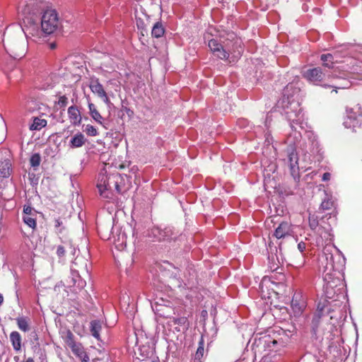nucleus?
I'll list each match as a JSON object with an SVG mask.
<instances>
[{
  "instance_id": "f257e3e1",
  "label": "nucleus",
  "mask_w": 362,
  "mask_h": 362,
  "mask_svg": "<svg viewBox=\"0 0 362 362\" xmlns=\"http://www.w3.org/2000/svg\"><path fill=\"white\" fill-rule=\"evenodd\" d=\"M299 91V88L293 83H288L284 89L282 98L277 103V107L286 116L291 128L286 143L288 145V164L294 180L299 178L300 158L303 162L308 163L311 161L312 155L320 151L317 136L313 132H305L302 139L300 132L294 129V124L301 125L304 120V115L297 99Z\"/></svg>"
},
{
  "instance_id": "f03ea898",
  "label": "nucleus",
  "mask_w": 362,
  "mask_h": 362,
  "mask_svg": "<svg viewBox=\"0 0 362 362\" xmlns=\"http://www.w3.org/2000/svg\"><path fill=\"white\" fill-rule=\"evenodd\" d=\"M317 233L322 241L325 242L322 253L320 257L323 279L326 282L327 289L333 288L340 283L341 271L344 267L345 259L341 256V254H338L335 257L333 256V250L337 248L332 244L333 234L331 233L329 226L328 228L320 226Z\"/></svg>"
},
{
  "instance_id": "7ed1b4c3",
  "label": "nucleus",
  "mask_w": 362,
  "mask_h": 362,
  "mask_svg": "<svg viewBox=\"0 0 362 362\" xmlns=\"http://www.w3.org/2000/svg\"><path fill=\"white\" fill-rule=\"evenodd\" d=\"M209 47L215 56L221 59H229L230 62L239 58L243 52L239 40H236L232 48H228V50H226L215 39L209 41Z\"/></svg>"
},
{
  "instance_id": "20e7f679",
  "label": "nucleus",
  "mask_w": 362,
  "mask_h": 362,
  "mask_svg": "<svg viewBox=\"0 0 362 362\" xmlns=\"http://www.w3.org/2000/svg\"><path fill=\"white\" fill-rule=\"evenodd\" d=\"M49 6L45 0H26L21 8V12L28 22H35L38 15H42Z\"/></svg>"
},
{
  "instance_id": "39448f33",
  "label": "nucleus",
  "mask_w": 362,
  "mask_h": 362,
  "mask_svg": "<svg viewBox=\"0 0 362 362\" xmlns=\"http://www.w3.org/2000/svg\"><path fill=\"white\" fill-rule=\"evenodd\" d=\"M327 76V73H325L321 67H315L311 69H308L303 72V77L310 83L317 86H328L332 87L334 88H345L349 86V81H344V83L341 85L332 83L331 85L324 84L323 82L325 80Z\"/></svg>"
},
{
  "instance_id": "423d86ee",
  "label": "nucleus",
  "mask_w": 362,
  "mask_h": 362,
  "mask_svg": "<svg viewBox=\"0 0 362 362\" xmlns=\"http://www.w3.org/2000/svg\"><path fill=\"white\" fill-rule=\"evenodd\" d=\"M61 26L58 13L56 10L49 7L40 18L41 30L45 35H51L58 30Z\"/></svg>"
},
{
  "instance_id": "0eeeda50",
  "label": "nucleus",
  "mask_w": 362,
  "mask_h": 362,
  "mask_svg": "<svg viewBox=\"0 0 362 362\" xmlns=\"http://www.w3.org/2000/svg\"><path fill=\"white\" fill-rule=\"evenodd\" d=\"M362 124V110L359 107L355 109H347L346 117L344 121V125L347 129H356L360 127Z\"/></svg>"
},
{
  "instance_id": "6e6552de",
  "label": "nucleus",
  "mask_w": 362,
  "mask_h": 362,
  "mask_svg": "<svg viewBox=\"0 0 362 362\" xmlns=\"http://www.w3.org/2000/svg\"><path fill=\"white\" fill-rule=\"evenodd\" d=\"M112 175H107L106 173L100 172L98 177L97 187L100 192V195L105 199L112 198L111 187Z\"/></svg>"
},
{
  "instance_id": "1a4fd4ad",
  "label": "nucleus",
  "mask_w": 362,
  "mask_h": 362,
  "mask_svg": "<svg viewBox=\"0 0 362 362\" xmlns=\"http://www.w3.org/2000/svg\"><path fill=\"white\" fill-rule=\"evenodd\" d=\"M332 325L325 322L320 313L315 314L312 320V332L316 337H324L326 334L325 330L332 329Z\"/></svg>"
},
{
  "instance_id": "9d476101",
  "label": "nucleus",
  "mask_w": 362,
  "mask_h": 362,
  "mask_svg": "<svg viewBox=\"0 0 362 362\" xmlns=\"http://www.w3.org/2000/svg\"><path fill=\"white\" fill-rule=\"evenodd\" d=\"M278 340L273 339L269 335H264L255 339V345L259 351H271L274 350V347L278 344Z\"/></svg>"
},
{
  "instance_id": "9b49d317",
  "label": "nucleus",
  "mask_w": 362,
  "mask_h": 362,
  "mask_svg": "<svg viewBox=\"0 0 362 362\" xmlns=\"http://www.w3.org/2000/svg\"><path fill=\"white\" fill-rule=\"evenodd\" d=\"M6 52L14 59H21L26 52L25 44L23 40L12 43L6 48Z\"/></svg>"
},
{
  "instance_id": "f8f14e48",
  "label": "nucleus",
  "mask_w": 362,
  "mask_h": 362,
  "mask_svg": "<svg viewBox=\"0 0 362 362\" xmlns=\"http://www.w3.org/2000/svg\"><path fill=\"white\" fill-rule=\"evenodd\" d=\"M89 87L91 90V91L97 94L99 98H100L104 103L106 104H109L110 103L106 92L105 91L103 86L102 84L99 82L98 78H91Z\"/></svg>"
},
{
  "instance_id": "ddd939ff",
  "label": "nucleus",
  "mask_w": 362,
  "mask_h": 362,
  "mask_svg": "<svg viewBox=\"0 0 362 362\" xmlns=\"http://www.w3.org/2000/svg\"><path fill=\"white\" fill-rule=\"evenodd\" d=\"M306 307V303L301 295L299 293L294 294L292 301L291 308L295 316H300Z\"/></svg>"
},
{
  "instance_id": "4468645a",
  "label": "nucleus",
  "mask_w": 362,
  "mask_h": 362,
  "mask_svg": "<svg viewBox=\"0 0 362 362\" xmlns=\"http://www.w3.org/2000/svg\"><path fill=\"white\" fill-rule=\"evenodd\" d=\"M291 224L287 221H283L276 228L273 235L277 239H281L291 235Z\"/></svg>"
},
{
  "instance_id": "2eb2a0df",
  "label": "nucleus",
  "mask_w": 362,
  "mask_h": 362,
  "mask_svg": "<svg viewBox=\"0 0 362 362\" xmlns=\"http://www.w3.org/2000/svg\"><path fill=\"white\" fill-rule=\"evenodd\" d=\"M168 325L177 332H185L188 329V320L185 317L170 318Z\"/></svg>"
},
{
  "instance_id": "dca6fc26",
  "label": "nucleus",
  "mask_w": 362,
  "mask_h": 362,
  "mask_svg": "<svg viewBox=\"0 0 362 362\" xmlns=\"http://www.w3.org/2000/svg\"><path fill=\"white\" fill-rule=\"evenodd\" d=\"M70 349L81 362H89V357L81 343H76Z\"/></svg>"
},
{
  "instance_id": "f3484780",
  "label": "nucleus",
  "mask_w": 362,
  "mask_h": 362,
  "mask_svg": "<svg viewBox=\"0 0 362 362\" xmlns=\"http://www.w3.org/2000/svg\"><path fill=\"white\" fill-rule=\"evenodd\" d=\"M10 341L13 349L18 352L21 349L22 338L20 333L17 331H13L9 336Z\"/></svg>"
},
{
  "instance_id": "a211bd4d",
  "label": "nucleus",
  "mask_w": 362,
  "mask_h": 362,
  "mask_svg": "<svg viewBox=\"0 0 362 362\" xmlns=\"http://www.w3.org/2000/svg\"><path fill=\"white\" fill-rule=\"evenodd\" d=\"M69 117L71 122L74 125H78L81 122V116L78 108L75 106H71L68 109Z\"/></svg>"
},
{
  "instance_id": "6ab92c4d",
  "label": "nucleus",
  "mask_w": 362,
  "mask_h": 362,
  "mask_svg": "<svg viewBox=\"0 0 362 362\" xmlns=\"http://www.w3.org/2000/svg\"><path fill=\"white\" fill-rule=\"evenodd\" d=\"M149 238H152L153 241L164 242L165 238L163 234V229L159 227H153L148 233Z\"/></svg>"
},
{
  "instance_id": "aec40b11",
  "label": "nucleus",
  "mask_w": 362,
  "mask_h": 362,
  "mask_svg": "<svg viewBox=\"0 0 362 362\" xmlns=\"http://www.w3.org/2000/svg\"><path fill=\"white\" fill-rule=\"evenodd\" d=\"M86 143V138L84 135L78 132L75 134L70 140L69 146L71 148H79L81 147Z\"/></svg>"
},
{
  "instance_id": "412c9836",
  "label": "nucleus",
  "mask_w": 362,
  "mask_h": 362,
  "mask_svg": "<svg viewBox=\"0 0 362 362\" xmlns=\"http://www.w3.org/2000/svg\"><path fill=\"white\" fill-rule=\"evenodd\" d=\"M71 279L73 285L80 289L84 288L86 284V281L80 276L78 272L73 269H71Z\"/></svg>"
},
{
  "instance_id": "4be33fe9",
  "label": "nucleus",
  "mask_w": 362,
  "mask_h": 362,
  "mask_svg": "<svg viewBox=\"0 0 362 362\" xmlns=\"http://www.w3.org/2000/svg\"><path fill=\"white\" fill-rule=\"evenodd\" d=\"M11 172V163L8 160H4L0 162V177H8Z\"/></svg>"
},
{
  "instance_id": "5701e85b",
  "label": "nucleus",
  "mask_w": 362,
  "mask_h": 362,
  "mask_svg": "<svg viewBox=\"0 0 362 362\" xmlns=\"http://www.w3.org/2000/svg\"><path fill=\"white\" fill-rule=\"evenodd\" d=\"M204 354V341H203V339H202L201 341L199 342V346H198L197 351L191 361H192V362H203Z\"/></svg>"
},
{
  "instance_id": "b1692460",
  "label": "nucleus",
  "mask_w": 362,
  "mask_h": 362,
  "mask_svg": "<svg viewBox=\"0 0 362 362\" xmlns=\"http://www.w3.org/2000/svg\"><path fill=\"white\" fill-rule=\"evenodd\" d=\"M163 234L165 238L164 242L175 240L178 235V233L175 232L171 227H165L163 228Z\"/></svg>"
},
{
  "instance_id": "393cba45",
  "label": "nucleus",
  "mask_w": 362,
  "mask_h": 362,
  "mask_svg": "<svg viewBox=\"0 0 362 362\" xmlns=\"http://www.w3.org/2000/svg\"><path fill=\"white\" fill-rule=\"evenodd\" d=\"M165 33V28L160 22H156L152 28L151 35L153 37L159 38L161 37Z\"/></svg>"
},
{
  "instance_id": "a878e982",
  "label": "nucleus",
  "mask_w": 362,
  "mask_h": 362,
  "mask_svg": "<svg viewBox=\"0 0 362 362\" xmlns=\"http://www.w3.org/2000/svg\"><path fill=\"white\" fill-rule=\"evenodd\" d=\"M18 327L21 331L26 332L30 329L29 320L25 317H18L16 319Z\"/></svg>"
},
{
  "instance_id": "bb28decb",
  "label": "nucleus",
  "mask_w": 362,
  "mask_h": 362,
  "mask_svg": "<svg viewBox=\"0 0 362 362\" xmlns=\"http://www.w3.org/2000/svg\"><path fill=\"white\" fill-rule=\"evenodd\" d=\"M102 329L101 323L99 320H93L90 322V332L92 335L99 339L100 338V332Z\"/></svg>"
},
{
  "instance_id": "cd10ccee",
  "label": "nucleus",
  "mask_w": 362,
  "mask_h": 362,
  "mask_svg": "<svg viewBox=\"0 0 362 362\" xmlns=\"http://www.w3.org/2000/svg\"><path fill=\"white\" fill-rule=\"evenodd\" d=\"M88 108H89L90 114L91 115V117H93V119L95 122L102 124H103V122H102L103 117L100 115V114L99 113V112L96 110L95 106L93 103H89Z\"/></svg>"
},
{
  "instance_id": "c85d7f7f",
  "label": "nucleus",
  "mask_w": 362,
  "mask_h": 362,
  "mask_svg": "<svg viewBox=\"0 0 362 362\" xmlns=\"http://www.w3.org/2000/svg\"><path fill=\"white\" fill-rule=\"evenodd\" d=\"M47 125V121L44 119L35 117L33 122L30 126V130H40L42 127Z\"/></svg>"
},
{
  "instance_id": "c756f323",
  "label": "nucleus",
  "mask_w": 362,
  "mask_h": 362,
  "mask_svg": "<svg viewBox=\"0 0 362 362\" xmlns=\"http://www.w3.org/2000/svg\"><path fill=\"white\" fill-rule=\"evenodd\" d=\"M35 215H23V220L25 224L29 227L34 229L36 227V218Z\"/></svg>"
},
{
  "instance_id": "7c9ffc66",
  "label": "nucleus",
  "mask_w": 362,
  "mask_h": 362,
  "mask_svg": "<svg viewBox=\"0 0 362 362\" xmlns=\"http://www.w3.org/2000/svg\"><path fill=\"white\" fill-rule=\"evenodd\" d=\"M63 339H64V342L66 343V344L69 347L71 348V346H73L74 344H76L77 342H76L74 341V334H72V332L69 330L66 331L65 333H64V336L63 337Z\"/></svg>"
},
{
  "instance_id": "2f4dec72",
  "label": "nucleus",
  "mask_w": 362,
  "mask_h": 362,
  "mask_svg": "<svg viewBox=\"0 0 362 362\" xmlns=\"http://www.w3.org/2000/svg\"><path fill=\"white\" fill-rule=\"evenodd\" d=\"M157 312L160 316L164 317H169L171 313V308L167 306L158 305L156 308Z\"/></svg>"
},
{
  "instance_id": "473e14b6",
  "label": "nucleus",
  "mask_w": 362,
  "mask_h": 362,
  "mask_svg": "<svg viewBox=\"0 0 362 362\" xmlns=\"http://www.w3.org/2000/svg\"><path fill=\"white\" fill-rule=\"evenodd\" d=\"M112 238H114V242L116 245V247L123 248V247L126 245V235H124V233L119 235L117 239L118 243H116V239L114 235Z\"/></svg>"
},
{
  "instance_id": "72a5a7b5",
  "label": "nucleus",
  "mask_w": 362,
  "mask_h": 362,
  "mask_svg": "<svg viewBox=\"0 0 362 362\" xmlns=\"http://www.w3.org/2000/svg\"><path fill=\"white\" fill-rule=\"evenodd\" d=\"M41 162V157L39 153H34L32 155L30 163V165L33 168L38 167Z\"/></svg>"
},
{
  "instance_id": "f704fd0d",
  "label": "nucleus",
  "mask_w": 362,
  "mask_h": 362,
  "mask_svg": "<svg viewBox=\"0 0 362 362\" xmlns=\"http://www.w3.org/2000/svg\"><path fill=\"white\" fill-rule=\"evenodd\" d=\"M140 356H141V360L144 361L145 358H148L152 354V351L147 346H142L139 348Z\"/></svg>"
},
{
  "instance_id": "c9c22d12",
  "label": "nucleus",
  "mask_w": 362,
  "mask_h": 362,
  "mask_svg": "<svg viewBox=\"0 0 362 362\" xmlns=\"http://www.w3.org/2000/svg\"><path fill=\"white\" fill-rule=\"evenodd\" d=\"M84 132L90 136H95L98 134V130L93 125L87 124Z\"/></svg>"
},
{
  "instance_id": "e433bc0d",
  "label": "nucleus",
  "mask_w": 362,
  "mask_h": 362,
  "mask_svg": "<svg viewBox=\"0 0 362 362\" xmlns=\"http://www.w3.org/2000/svg\"><path fill=\"white\" fill-rule=\"evenodd\" d=\"M334 204V202L332 201L330 199H325L320 205V209L322 211L329 210L330 209Z\"/></svg>"
},
{
  "instance_id": "4c0bfd02",
  "label": "nucleus",
  "mask_w": 362,
  "mask_h": 362,
  "mask_svg": "<svg viewBox=\"0 0 362 362\" xmlns=\"http://www.w3.org/2000/svg\"><path fill=\"white\" fill-rule=\"evenodd\" d=\"M333 56L331 54H322L321 56V60L324 62V65L329 68H330L331 66H329L327 62H331L332 64H333Z\"/></svg>"
},
{
  "instance_id": "58836bf2",
  "label": "nucleus",
  "mask_w": 362,
  "mask_h": 362,
  "mask_svg": "<svg viewBox=\"0 0 362 362\" xmlns=\"http://www.w3.org/2000/svg\"><path fill=\"white\" fill-rule=\"evenodd\" d=\"M35 210L30 206H24L23 215H35Z\"/></svg>"
},
{
  "instance_id": "ea45409f",
  "label": "nucleus",
  "mask_w": 362,
  "mask_h": 362,
  "mask_svg": "<svg viewBox=\"0 0 362 362\" xmlns=\"http://www.w3.org/2000/svg\"><path fill=\"white\" fill-rule=\"evenodd\" d=\"M118 179L119 176L117 175H112V177H110V180H112V183L115 185V189L118 193L120 192V188L118 185Z\"/></svg>"
},
{
  "instance_id": "a19ab883",
  "label": "nucleus",
  "mask_w": 362,
  "mask_h": 362,
  "mask_svg": "<svg viewBox=\"0 0 362 362\" xmlns=\"http://www.w3.org/2000/svg\"><path fill=\"white\" fill-rule=\"evenodd\" d=\"M68 103V98L65 95L60 96L58 100V105L60 107H65Z\"/></svg>"
},
{
  "instance_id": "79ce46f5",
  "label": "nucleus",
  "mask_w": 362,
  "mask_h": 362,
  "mask_svg": "<svg viewBox=\"0 0 362 362\" xmlns=\"http://www.w3.org/2000/svg\"><path fill=\"white\" fill-rule=\"evenodd\" d=\"M309 224H310V227L313 229V230H315L317 228V225H318V222L317 220H315V218H310L309 219Z\"/></svg>"
},
{
  "instance_id": "37998d69",
  "label": "nucleus",
  "mask_w": 362,
  "mask_h": 362,
  "mask_svg": "<svg viewBox=\"0 0 362 362\" xmlns=\"http://www.w3.org/2000/svg\"><path fill=\"white\" fill-rule=\"evenodd\" d=\"M57 254L59 257H63L65 254V250L63 246L59 245L57 249Z\"/></svg>"
},
{
  "instance_id": "c03bdc74",
  "label": "nucleus",
  "mask_w": 362,
  "mask_h": 362,
  "mask_svg": "<svg viewBox=\"0 0 362 362\" xmlns=\"http://www.w3.org/2000/svg\"><path fill=\"white\" fill-rule=\"evenodd\" d=\"M298 248L300 250V252H303L305 249V243H304L303 242L299 243L298 244Z\"/></svg>"
},
{
  "instance_id": "a18cd8bd",
  "label": "nucleus",
  "mask_w": 362,
  "mask_h": 362,
  "mask_svg": "<svg viewBox=\"0 0 362 362\" xmlns=\"http://www.w3.org/2000/svg\"><path fill=\"white\" fill-rule=\"evenodd\" d=\"M331 175L329 173H325L322 175V180L327 181L330 179Z\"/></svg>"
},
{
  "instance_id": "49530a36",
  "label": "nucleus",
  "mask_w": 362,
  "mask_h": 362,
  "mask_svg": "<svg viewBox=\"0 0 362 362\" xmlns=\"http://www.w3.org/2000/svg\"><path fill=\"white\" fill-rule=\"evenodd\" d=\"M60 225H61V222H60V221H59V220H56V221H55V226H56V227H59V226H60Z\"/></svg>"
},
{
  "instance_id": "de8ad7c7",
  "label": "nucleus",
  "mask_w": 362,
  "mask_h": 362,
  "mask_svg": "<svg viewBox=\"0 0 362 362\" xmlns=\"http://www.w3.org/2000/svg\"><path fill=\"white\" fill-rule=\"evenodd\" d=\"M32 334H33V339H34L35 341H37V340L38 339V338H37V334H36V332H33V333H32Z\"/></svg>"
},
{
  "instance_id": "09e8293b",
  "label": "nucleus",
  "mask_w": 362,
  "mask_h": 362,
  "mask_svg": "<svg viewBox=\"0 0 362 362\" xmlns=\"http://www.w3.org/2000/svg\"><path fill=\"white\" fill-rule=\"evenodd\" d=\"M4 301V297L2 294L0 293V305L3 303Z\"/></svg>"
},
{
  "instance_id": "8fccbe9b",
  "label": "nucleus",
  "mask_w": 362,
  "mask_h": 362,
  "mask_svg": "<svg viewBox=\"0 0 362 362\" xmlns=\"http://www.w3.org/2000/svg\"><path fill=\"white\" fill-rule=\"evenodd\" d=\"M25 362H35L33 358H28Z\"/></svg>"
},
{
  "instance_id": "3c124183",
  "label": "nucleus",
  "mask_w": 362,
  "mask_h": 362,
  "mask_svg": "<svg viewBox=\"0 0 362 362\" xmlns=\"http://www.w3.org/2000/svg\"><path fill=\"white\" fill-rule=\"evenodd\" d=\"M54 47H55V45H51V48H52V49H54Z\"/></svg>"
}]
</instances>
